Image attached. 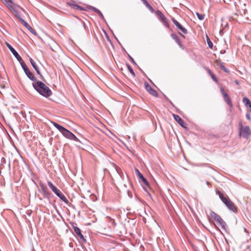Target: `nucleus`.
Listing matches in <instances>:
<instances>
[{
	"mask_svg": "<svg viewBox=\"0 0 251 251\" xmlns=\"http://www.w3.org/2000/svg\"><path fill=\"white\" fill-rule=\"evenodd\" d=\"M34 89L41 96L47 98L51 96V90L43 82L36 80L32 83Z\"/></svg>",
	"mask_w": 251,
	"mask_h": 251,
	"instance_id": "nucleus-1",
	"label": "nucleus"
},
{
	"mask_svg": "<svg viewBox=\"0 0 251 251\" xmlns=\"http://www.w3.org/2000/svg\"><path fill=\"white\" fill-rule=\"evenodd\" d=\"M53 125L62 134V135L70 140H72L76 142L79 141L78 138L71 131L66 129L61 125L54 122H51Z\"/></svg>",
	"mask_w": 251,
	"mask_h": 251,
	"instance_id": "nucleus-2",
	"label": "nucleus"
},
{
	"mask_svg": "<svg viewBox=\"0 0 251 251\" xmlns=\"http://www.w3.org/2000/svg\"><path fill=\"white\" fill-rule=\"evenodd\" d=\"M208 217L214 219L217 223L221 226L222 229L225 231H226L227 226L226 223L222 219V218L217 215L214 212L210 210L209 213H207Z\"/></svg>",
	"mask_w": 251,
	"mask_h": 251,
	"instance_id": "nucleus-3",
	"label": "nucleus"
},
{
	"mask_svg": "<svg viewBox=\"0 0 251 251\" xmlns=\"http://www.w3.org/2000/svg\"><path fill=\"white\" fill-rule=\"evenodd\" d=\"M48 185L49 188L61 200L66 203H68V201L64 194L55 186L53 183L49 181L48 182Z\"/></svg>",
	"mask_w": 251,
	"mask_h": 251,
	"instance_id": "nucleus-4",
	"label": "nucleus"
},
{
	"mask_svg": "<svg viewBox=\"0 0 251 251\" xmlns=\"http://www.w3.org/2000/svg\"><path fill=\"white\" fill-rule=\"evenodd\" d=\"M7 7L12 11L15 13L16 16L18 17V8H21V7L17 4L14 3L12 0L6 3Z\"/></svg>",
	"mask_w": 251,
	"mask_h": 251,
	"instance_id": "nucleus-5",
	"label": "nucleus"
},
{
	"mask_svg": "<svg viewBox=\"0 0 251 251\" xmlns=\"http://www.w3.org/2000/svg\"><path fill=\"white\" fill-rule=\"evenodd\" d=\"M216 193L219 195V198L224 204H233L226 194L220 191H217Z\"/></svg>",
	"mask_w": 251,
	"mask_h": 251,
	"instance_id": "nucleus-6",
	"label": "nucleus"
},
{
	"mask_svg": "<svg viewBox=\"0 0 251 251\" xmlns=\"http://www.w3.org/2000/svg\"><path fill=\"white\" fill-rule=\"evenodd\" d=\"M156 16L161 21L163 24L168 27L169 26V24L167 22V20L163 13L159 10H158L155 13Z\"/></svg>",
	"mask_w": 251,
	"mask_h": 251,
	"instance_id": "nucleus-7",
	"label": "nucleus"
},
{
	"mask_svg": "<svg viewBox=\"0 0 251 251\" xmlns=\"http://www.w3.org/2000/svg\"><path fill=\"white\" fill-rule=\"evenodd\" d=\"M251 133L250 127L248 126L240 129V135L242 137L247 139Z\"/></svg>",
	"mask_w": 251,
	"mask_h": 251,
	"instance_id": "nucleus-8",
	"label": "nucleus"
},
{
	"mask_svg": "<svg viewBox=\"0 0 251 251\" xmlns=\"http://www.w3.org/2000/svg\"><path fill=\"white\" fill-rule=\"evenodd\" d=\"M135 172L137 176L141 180L142 185L145 186H149V183L148 180L137 169H135Z\"/></svg>",
	"mask_w": 251,
	"mask_h": 251,
	"instance_id": "nucleus-9",
	"label": "nucleus"
},
{
	"mask_svg": "<svg viewBox=\"0 0 251 251\" xmlns=\"http://www.w3.org/2000/svg\"><path fill=\"white\" fill-rule=\"evenodd\" d=\"M6 45L18 61H21L22 58L16 50L9 43L6 42Z\"/></svg>",
	"mask_w": 251,
	"mask_h": 251,
	"instance_id": "nucleus-10",
	"label": "nucleus"
},
{
	"mask_svg": "<svg viewBox=\"0 0 251 251\" xmlns=\"http://www.w3.org/2000/svg\"><path fill=\"white\" fill-rule=\"evenodd\" d=\"M19 20L21 22V23L27 28L28 29L32 34L34 35H36L37 33L34 29H33L27 22H26L24 20H23L20 16L18 17Z\"/></svg>",
	"mask_w": 251,
	"mask_h": 251,
	"instance_id": "nucleus-11",
	"label": "nucleus"
},
{
	"mask_svg": "<svg viewBox=\"0 0 251 251\" xmlns=\"http://www.w3.org/2000/svg\"><path fill=\"white\" fill-rule=\"evenodd\" d=\"M172 21L174 25L177 27L178 29H179L181 31L182 33L185 34H187V29L185 28L184 27H183L178 21L176 20L175 19H173Z\"/></svg>",
	"mask_w": 251,
	"mask_h": 251,
	"instance_id": "nucleus-12",
	"label": "nucleus"
},
{
	"mask_svg": "<svg viewBox=\"0 0 251 251\" xmlns=\"http://www.w3.org/2000/svg\"><path fill=\"white\" fill-rule=\"evenodd\" d=\"M75 225H76V224L73 223L72 225V226L74 228V231L77 236L80 239H82L84 241H85L83 235L81 234L80 229L77 226H76Z\"/></svg>",
	"mask_w": 251,
	"mask_h": 251,
	"instance_id": "nucleus-13",
	"label": "nucleus"
},
{
	"mask_svg": "<svg viewBox=\"0 0 251 251\" xmlns=\"http://www.w3.org/2000/svg\"><path fill=\"white\" fill-rule=\"evenodd\" d=\"M145 86L146 89L148 92H149L150 94L156 97L158 96V94L156 91L153 89L152 87L150 85V84H149L147 82L145 83Z\"/></svg>",
	"mask_w": 251,
	"mask_h": 251,
	"instance_id": "nucleus-14",
	"label": "nucleus"
},
{
	"mask_svg": "<svg viewBox=\"0 0 251 251\" xmlns=\"http://www.w3.org/2000/svg\"><path fill=\"white\" fill-rule=\"evenodd\" d=\"M173 117L175 120L178 123V124L182 127L186 128V124L184 121L178 116L176 114H173Z\"/></svg>",
	"mask_w": 251,
	"mask_h": 251,
	"instance_id": "nucleus-15",
	"label": "nucleus"
},
{
	"mask_svg": "<svg viewBox=\"0 0 251 251\" xmlns=\"http://www.w3.org/2000/svg\"><path fill=\"white\" fill-rule=\"evenodd\" d=\"M30 60V62L31 63V64L32 65V67L34 68V69L35 70V71H36L38 75H39L40 76V78L41 79H43V75H41L40 71H39V69L38 67V66H37L35 62L33 60V59H32L31 58H30L29 59Z\"/></svg>",
	"mask_w": 251,
	"mask_h": 251,
	"instance_id": "nucleus-16",
	"label": "nucleus"
},
{
	"mask_svg": "<svg viewBox=\"0 0 251 251\" xmlns=\"http://www.w3.org/2000/svg\"><path fill=\"white\" fill-rule=\"evenodd\" d=\"M243 102L248 108L250 112H251V102L250 100L247 97H244L243 99Z\"/></svg>",
	"mask_w": 251,
	"mask_h": 251,
	"instance_id": "nucleus-17",
	"label": "nucleus"
},
{
	"mask_svg": "<svg viewBox=\"0 0 251 251\" xmlns=\"http://www.w3.org/2000/svg\"><path fill=\"white\" fill-rule=\"evenodd\" d=\"M25 73L28 78L31 81L34 82L37 80L34 75L30 71L29 69L26 70Z\"/></svg>",
	"mask_w": 251,
	"mask_h": 251,
	"instance_id": "nucleus-18",
	"label": "nucleus"
},
{
	"mask_svg": "<svg viewBox=\"0 0 251 251\" xmlns=\"http://www.w3.org/2000/svg\"><path fill=\"white\" fill-rule=\"evenodd\" d=\"M216 62L220 66L221 70L226 73H228L229 71L224 65L223 63L220 60H217Z\"/></svg>",
	"mask_w": 251,
	"mask_h": 251,
	"instance_id": "nucleus-19",
	"label": "nucleus"
},
{
	"mask_svg": "<svg viewBox=\"0 0 251 251\" xmlns=\"http://www.w3.org/2000/svg\"><path fill=\"white\" fill-rule=\"evenodd\" d=\"M223 97L224 98V100L226 102V103L229 106H230V107H232V104L231 100L229 98V97H228L227 94L224 93Z\"/></svg>",
	"mask_w": 251,
	"mask_h": 251,
	"instance_id": "nucleus-20",
	"label": "nucleus"
},
{
	"mask_svg": "<svg viewBox=\"0 0 251 251\" xmlns=\"http://www.w3.org/2000/svg\"><path fill=\"white\" fill-rule=\"evenodd\" d=\"M40 186L41 187V188L42 189V191L43 193L45 194V195L46 196L47 198L48 199L49 196H50V194L47 191V188L44 186V184H43L42 183L40 184Z\"/></svg>",
	"mask_w": 251,
	"mask_h": 251,
	"instance_id": "nucleus-21",
	"label": "nucleus"
},
{
	"mask_svg": "<svg viewBox=\"0 0 251 251\" xmlns=\"http://www.w3.org/2000/svg\"><path fill=\"white\" fill-rule=\"evenodd\" d=\"M171 37L175 40L176 42L180 46H181V43L178 37V36L175 33H172L171 34Z\"/></svg>",
	"mask_w": 251,
	"mask_h": 251,
	"instance_id": "nucleus-22",
	"label": "nucleus"
},
{
	"mask_svg": "<svg viewBox=\"0 0 251 251\" xmlns=\"http://www.w3.org/2000/svg\"><path fill=\"white\" fill-rule=\"evenodd\" d=\"M91 9L94 12H96L102 19H104L103 14L98 9L93 6H91Z\"/></svg>",
	"mask_w": 251,
	"mask_h": 251,
	"instance_id": "nucleus-23",
	"label": "nucleus"
},
{
	"mask_svg": "<svg viewBox=\"0 0 251 251\" xmlns=\"http://www.w3.org/2000/svg\"><path fill=\"white\" fill-rule=\"evenodd\" d=\"M206 70L208 72V73L209 74V75L211 76V77H212V79L215 82H218V79L217 78V77H216V76L211 71V70L208 69V68H207L206 69Z\"/></svg>",
	"mask_w": 251,
	"mask_h": 251,
	"instance_id": "nucleus-24",
	"label": "nucleus"
},
{
	"mask_svg": "<svg viewBox=\"0 0 251 251\" xmlns=\"http://www.w3.org/2000/svg\"><path fill=\"white\" fill-rule=\"evenodd\" d=\"M143 3L147 7L152 13L154 11L153 7L146 0H142Z\"/></svg>",
	"mask_w": 251,
	"mask_h": 251,
	"instance_id": "nucleus-25",
	"label": "nucleus"
},
{
	"mask_svg": "<svg viewBox=\"0 0 251 251\" xmlns=\"http://www.w3.org/2000/svg\"><path fill=\"white\" fill-rule=\"evenodd\" d=\"M226 206L229 210L234 212L237 211V208L235 205H226Z\"/></svg>",
	"mask_w": 251,
	"mask_h": 251,
	"instance_id": "nucleus-26",
	"label": "nucleus"
},
{
	"mask_svg": "<svg viewBox=\"0 0 251 251\" xmlns=\"http://www.w3.org/2000/svg\"><path fill=\"white\" fill-rule=\"evenodd\" d=\"M19 62H20L21 65L25 72L26 70L29 69L27 67V66H26V65L25 64V62L22 59L21 60V61H19Z\"/></svg>",
	"mask_w": 251,
	"mask_h": 251,
	"instance_id": "nucleus-27",
	"label": "nucleus"
},
{
	"mask_svg": "<svg viewBox=\"0 0 251 251\" xmlns=\"http://www.w3.org/2000/svg\"><path fill=\"white\" fill-rule=\"evenodd\" d=\"M198 18L200 20H203L204 19L205 15L204 14H200L198 12H196V13Z\"/></svg>",
	"mask_w": 251,
	"mask_h": 251,
	"instance_id": "nucleus-28",
	"label": "nucleus"
},
{
	"mask_svg": "<svg viewBox=\"0 0 251 251\" xmlns=\"http://www.w3.org/2000/svg\"><path fill=\"white\" fill-rule=\"evenodd\" d=\"M127 69H128V71L130 72V73L133 76H135V73H134V71L132 69V67L129 64H127Z\"/></svg>",
	"mask_w": 251,
	"mask_h": 251,
	"instance_id": "nucleus-29",
	"label": "nucleus"
},
{
	"mask_svg": "<svg viewBox=\"0 0 251 251\" xmlns=\"http://www.w3.org/2000/svg\"><path fill=\"white\" fill-rule=\"evenodd\" d=\"M207 43L209 48L212 49L213 48V43L208 37H207Z\"/></svg>",
	"mask_w": 251,
	"mask_h": 251,
	"instance_id": "nucleus-30",
	"label": "nucleus"
},
{
	"mask_svg": "<svg viewBox=\"0 0 251 251\" xmlns=\"http://www.w3.org/2000/svg\"><path fill=\"white\" fill-rule=\"evenodd\" d=\"M89 198L92 201H95L97 200V197L95 195H91L89 196Z\"/></svg>",
	"mask_w": 251,
	"mask_h": 251,
	"instance_id": "nucleus-31",
	"label": "nucleus"
},
{
	"mask_svg": "<svg viewBox=\"0 0 251 251\" xmlns=\"http://www.w3.org/2000/svg\"><path fill=\"white\" fill-rule=\"evenodd\" d=\"M6 163V160L5 158L2 157L1 158V165L4 166L5 164Z\"/></svg>",
	"mask_w": 251,
	"mask_h": 251,
	"instance_id": "nucleus-32",
	"label": "nucleus"
},
{
	"mask_svg": "<svg viewBox=\"0 0 251 251\" xmlns=\"http://www.w3.org/2000/svg\"><path fill=\"white\" fill-rule=\"evenodd\" d=\"M246 117L248 120H251V116H250V115L249 113H246Z\"/></svg>",
	"mask_w": 251,
	"mask_h": 251,
	"instance_id": "nucleus-33",
	"label": "nucleus"
},
{
	"mask_svg": "<svg viewBox=\"0 0 251 251\" xmlns=\"http://www.w3.org/2000/svg\"><path fill=\"white\" fill-rule=\"evenodd\" d=\"M129 58H130V60L131 62L133 64H136V63H135V61L134 60L133 58L132 57L130 56H129Z\"/></svg>",
	"mask_w": 251,
	"mask_h": 251,
	"instance_id": "nucleus-34",
	"label": "nucleus"
},
{
	"mask_svg": "<svg viewBox=\"0 0 251 251\" xmlns=\"http://www.w3.org/2000/svg\"><path fill=\"white\" fill-rule=\"evenodd\" d=\"M220 91H221V93H222V94L223 96H224V93H226L225 92V91H224V89H223V88H220Z\"/></svg>",
	"mask_w": 251,
	"mask_h": 251,
	"instance_id": "nucleus-35",
	"label": "nucleus"
},
{
	"mask_svg": "<svg viewBox=\"0 0 251 251\" xmlns=\"http://www.w3.org/2000/svg\"><path fill=\"white\" fill-rule=\"evenodd\" d=\"M75 6L76 7V8H77V9H80V10H82V8L81 6H78V5H75Z\"/></svg>",
	"mask_w": 251,
	"mask_h": 251,
	"instance_id": "nucleus-36",
	"label": "nucleus"
},
{
	"mask_svg": "<svg viewBox=\"0 0 251 251\" xmlns=\"http://www.w3.org/2000/svg\"><path fill=\"white\" fill-rule=\"evenodd\" d=\"M8 168L10 169V161H8Z\"/></svg>",
	"mask_w": 251,
	"mask_h": 251,
	"instance_id": "nucleus-37",
	"label": "nucleus"
},
{
	"mask_svg": "<svg viewBox=\"0 0 251 251\" xmlns=\"http://www.w3.org/2000/svg\"><path fill=\"white\" fill-rule=\"evenodd\" d=\"M224 0V1H225V2H226H226H229V1H231V0Z\"/></svg>",
	"mask_w": 251,
	"mask_h": 251,
	"instance_id": "nucleus-38",
	"label": "nucleus"
},
{
	"mask_svg": "<svg viewBox=\"0 0 251 251\" xmlns=\"http://www.w3.org/2000/svg\"><path fill=\"white\" fill-rule=\"evenodd\" d=\"M4 0V1H5L6 3H7V2H8V1H10L11 0Z\"/></svg>",
	"mask_w": 251,
	"mask_h": 251,
	"instance_id": "nucleus-39",
	"label": "nucleus"
},
{
	"mask_svg": "<svg viewBox=\"0 0 251 251\" xmlns=\"http://www.w3.org/2000/svg\"><path fill=\"white\" fill-rule=\"evenodd\" d=\"M244 231H245L246 232H247V233H248V232L247 231V229H246V228H244Z\"/></svg>",
	"mask_w": 251,
	"mask_h": 251,
	"instance_id": "nucleus-40",
	"label": "nucleus"
},
{
	"mask_svg": "<svg viewBox=\"0 0 251 251\" xmlns=\"http://www.w3.org/2000/svg\"><path fill=\"white\" fill-rule=\"evenodd\" d=\"M206 183L207 185H210V183L208 181H206Z\"/></svg>",
	"mask_w": 251,
	"mask_h": 251,
	"instance_id": "nucleus-41",
	"label": "nucleus"
},
{
	"mask_svg": "<svg viewBox=\"0 0 251 251\" xmlns=\"http://www.w3.org/2000/svg\"><path fill=\"white\" fill-rule=\"evenodd\" d=\"M179 34H180V35H181L183 37H184V36L183 34H182L180 32H179Z\"/></svg>",
	"mask_w": 251,
	"mask_h": 251,
	"instance_id": "nucleus-42",
	"label": "nucleus"
},
{
	"mask_svg": "<svg viewBox=\"0 0 251 251\" xmlns=\"http://www.w3.org/2000/svg\"><path fill=\"white\" fill-rule=\"evenodd\" d=\"M128 195L129 196V192H128Z\"/></svg>",
	"mask_w": 251,
	"mask_h": 251,
	"instance_id": "nucleus-43",
	"label": "nucleus"
},
{
	"mask_svg": "<svg viewBox=\"0 0 251 251\" xmlns=\"http://www.w3.org/2000/svg\"><path fill=\"white\" fill-rule=\"evenodd\" d=\"M250 240H251V237L250 238Z\"/></svg>",
	"mask_w": 251,
	"mask_h": 251,
	"instance_id": "nucleus-44",
	"label": "nucleus"
}]
</instances>
